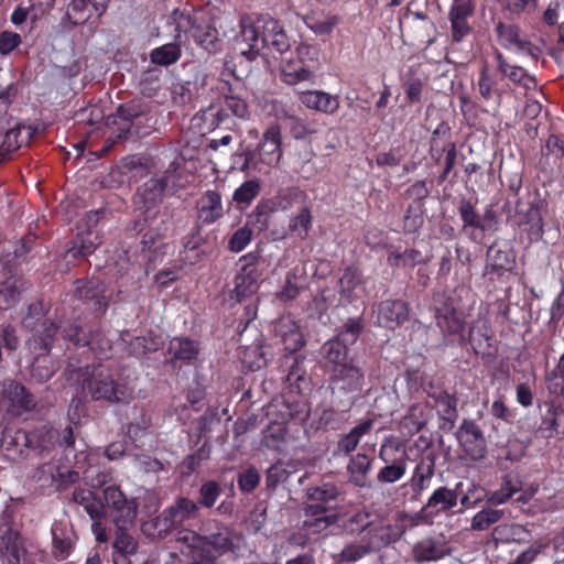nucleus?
Wrapping results in <instances>:
<instances>
[{
    "instance_id": "1",
    "label": "nucleus",
    "mask_w": 564,
    "mask_h": 564,
    "mask_svg": "<svg viewBox=\"0 0 564 564\" xmlns=\"http://www.w3.org/2000/svg\"><path fill=\"white\" fill-rule=\"evenodd\" d=\"M272 47L284 53L291 47L289 37L278 20L270 15L243 17L240 33L236 37V48L248 61H254L264 48Z\"/></svg>"
},
{
    "instance_id": "2",
    "label": "nucleus",
    "mask_w": 564,
    "mask_h": 564,
    "mask_svg": "<svg viewBox=\"0 0 564 564\" xmlns=\"http://www.w3.org/2000/svg\"><path fill=\"white\" fill-rule=\"evenodd\" d=\"M66 369L67 380L77 381L82 384L83 391L95 401H107L109 403H127L133 397V389L124 382L115 379L111 371L101 366L93 368Z\"/></svg>"
},
{
    "instance_id": "3",
    "label": "nucleus",
    "mask_w": 564,
    "mask_h": 564,
    "mask_svg": "<svg viewBox=\"0 0 564 564\" xmlns=\"http://www.w3.org/2000/svg\"><path fill=\"white\" fill-rule=\"evenodd\" d=\"M34 306L30 307L29 314L23 318V327L34 330L31 338L28 339L26 346L29 352L33 356L30 375L37 382L47 381L57 370V362L50 355L53 336L57 332V327L48 322L43 321L37 325L32 314Z\"/></svg>"
},
{
    "instance_id": "4",
    "label": "nucleus",
    "mask_w": 564,
    "mask_h": 564,
    "mask_svg": "<svg viewBox=\"0 0 564 564\" xmlns=\"http://www.w3.org/2000/svg\"><path fill=\"white\" fill-rule=\"evenodd\" d=\"M245 159L241 171L258 170L260 164L276 166L283 155L282 133L279 124H271L263 132L256 149H247L241 154Z\"/></svg>"
},
{
    "instance_id": "5",
    "label": "nucleus",
    "mask_w": 564,
    "mask_h": 564,
    "mask_svg": "<svg viewBox=\"0 0 564 564\" xmlns=\"http://www.w3.org/2000/svg\"><path fill=\"white\" fill-rule=\"evenodd\" d=\"M434 311L437 326L447 334H459L465 326L463 312L458 307L457 300L446 294H437L434 297Z\"/></svg>"
},
{
    "instance_id": "6",
    "label": "nucleus",
    "mask_w": 564,
    "mask_h": 564,
    "mask_svg": "<svg viewBox=\"0 0 564 564\" xmlns=\"http://www.w3.org/2000/svg\"><path fill=\"white\" fill-rule=\"evenodd\" d=\"M102 503L105 509L112 511L113 523H134L137 517V503L134 499H128L117 485H110L102 489Z\"/></svg>"
},
{
    "instance_id": "7",
    "label": "nucleus",
    "mask_w": 564,
    "mask_h": 564,
    "mask_svg": "<svg viewBox=\"0 0 564 564\" xmlns=\"http://www.w3.org/2000/svg\"><path fill=\"white\" fill-rule=\"evenodd\" d=\"M456 437L464 454L471 460L482 459L487 453V443L481 429L475 421L465 419L459 425Z\"/></svg>"
},
{
    "instance_id": "8",
    "label": "nucleus",
    "mask_w": 564,
    "mask_h": 564,
    "mask_svg": "<svg viewBox=\"0 0 564 564\" xmlns=\"http://www.w3.org/2000/svg\"><path fill=\"white\" fill-rule=\"evenodd\" d=\"M452 547L443 535L426 536L416 542L411 551L417 564L437 562L451 555Z\"/></svg>"
},
{
    "instance_id": "9",
    "label": "nucleus",
    "mask_w": 564,
    "mask_h": 564,
    "mask_svg": "<svg viewBox=\"0 0 564 564\" xmlns=\"http://www.w3.org/2000/svg\"><path fill=\"white\" fill-rule=\"evenodd\" d=\"M330 376V389L333 393L348 394L357 393L362 389L364 375L352 364L333 369Z\"/></svg>"
},
{
    "instance_id": "10",
    "label": "nucleus",
    "mask_w": 564,
    "mask_h": 564,
    "mask_svg": "<svg viewBox=\"0 0 564 564\" xmlns=\"http://www.w3.org/2000/svg\"><path fill=\"white\" fill-rule=\"evenodd\" d=\"M257 257L252 253L246 254L240 259L245 262L240 271L235 276L234 294L238 302L253 294L258 289L259 272L253 265Z\"/></svg>"
},
{
    "instance_id": "11",
    "label": "nucleus",
    "mask_w": 564,
    "mask_h": 564,
    "mask_svg": "<svg viewBox=\"0 0 564 564\" xmlns=\"http://www.w3.org/2000/svg\"><path fill=\"white\" fill-rule=\"evenodd\" d=\"M143 112L138 102H129L118 107L116 113L106 119V126L113 130L117 139H127L130 134L132 121Z\"/></svg>"
},
{
    "instance_id": "12",
    "label": "nucleus",
    "mask_w": 564,
    "mask_h": 564,
    "mask_svg": "<svg viewBox=\"0 0 564 564\" xmlns=\"http://www.w3.org/2000/svg\"><path fill=\"white\" fill-rule=\"evenodd\" d=\"M497 33L500 43L507 48L514 50L516 52L528 55L533 59L538 58L539 48L522 35L518 26L499 23L497 25Z\"/></svg>"
},
{
    "instance_id": "13",
    "label": "nucleus",
    "mask_w": 564,
    "mask_h": 564,
    "mask_svg": "<svg viewBox=\"0 0 564 564\" xmlns=\"http://www.w3.org/2000/svg\"><path fill=\"white\" fill-rule=\"evenodd\" d=\"M26 561V550L18 531L10 528L0 535V564H21Z\"/></svg>"
},
{
    "instance_id": "14",
    "label": "nucleus",
    "mask_w": 564,
    "mask_h": 564,
    "mask_svg": "<svg viewBox=\"0 0 564 564\" xmlns=\"http://www.w3.org/2000/svg\"><path fill=\"white\" fill-rule=\"evenodd\" d=\"M516 264V254L507 242L495 241L487 250V273L501 275L509 272Z\"/></svg>"
},
{
    "instance_id": "15",
    "label": "nucleus",
    "mask_w": 564,
    "mask_h": 564,
    "mask_svg": "<svg viewBox=\"0 0 564 564\" xmlns=\"http://www.w3.org/2000/svg\"><path fill=\"white\" fill-rule=\"evenodd\" d=\"M177 541L184 544L181 553L188 558L189 564L210 563V556L204 549V535L191 530H182L178 532Z\"/></svg>"
},
{
    "instance_id": "16",
    "label": "nucleus",
    "mask_w": 564,
    "mask_h": 564,
    "mask_svg": "<svg viewBox=\"0 0 564 564\" xmlns=\"http://www.w3.org/2000/svg\"><path fill=\"white\" fill-rule=\"evenodd\" d=\"M4 400L8 402V412L20 415L34 408V399L21 383L10 381L3 384Z\"/></svg>"
},
{
    "instance_id": "17",
    "label": "nucleus",
    "mask_w": 564,
    "mask_h": 564,
    "mask_svg": "<svg viewBox=\"0 0 564 564\" xmlns=\"http://www.w3.org/2000/svg\"><path fill=\"white\" fill-rule=\"evenodd\" d=\"M109 0H69L66 15L74 25L83 24L94 14L100 17Z\"/></svg>"
},
{
    "instance_id": "18",
    "label": "nucleus",
    "mask_w": 564,
    "mask_h": 564,
    "mask_svg": "<svg viewBox=\"0 0 564 564\" xmlns=\"http://www.w3.org/2000/svg\"><path fill=\"white\" fill-rule=\"evenodd\" d=\"M409 305L401 300H386L378 306V322L387 328H394L409 318Z\"/></svg>"
},
{
    "instance_id": "19",
    "label": "nucleus",
    "mask_w": 564,
    "mask_h": 564,
    "mask_svg": "<svg viewBox=\"0 0 564 564\" xmlns=\"http://www.w3.org/2000/svg\"><path fill=\"white\" fill-rule=\"evenodd\" d=\"M115 536L112 547L118 552L123 560V564H130L127 560L128 556L133 555L138 551V540L134 531V523H113Z\"/></svg>"
},
{
    "instance_id": "20",
    "label": "nucleus",
    "mask_w": 564,
    "mask_h": 564,
    "mask_svg": "<svg viewBox=\"0 0 564 564\" xmlns=\"http://www.w3.org/2000/svg\"><path fill=\"white\" fill-rule=\"evenodd\" d=\"M198 503L189 498L178 497L165 511V521L169 522L170 528H177L187 520L198 518Z\"/></svg>"
},
{
    "instance_id": "21",
    "label": "nucleus",
    "mask_w": 564,
    "mask_h": 564,
    "mask_svg": "<svg viewBox=\"0 0 564 564\" xmlns=\"http://www.w3.org/2000/svg\"><path fill=\"white\" fill-rule=\"evenodd\" d=\"M53 554L59 560L66 558L74 543V531L68 520L56 521L52 527Z\"/></svg>"
},
{
    "instance_id": "22",
    "label": "nucleus",
    "mask_w": 564,
    "mask_h": 564,
    "mask_svg": "<svg viewBox=\"0 0 564 564\" xmlns=\"http://www.w3.org/2000/svg\"><path fill=\"white\" fill-rule=\"evenodd\" d=\"M300 101L306 108L326 115H333L339 108L338 97L323 90L303 91L300 94Z\"/></svg>"
},
{
    "instance_id": "23",
    "label": "nucleus",
    "mask_w": 564,
    "mask_h": 564,
    "mask_svg": "<svg viewBox=\"0 0 564 564\" xmlns=\"http://www.w3.org/2000/svg\"><path fill=\"white\" fill-rule=\"evenodd\" d=\"M198 219L203 224H213L224 216L221 195L216 191H207L198 202Z\"/></svg>"
},
{
    "instance_id": "24",
    "label": "nucleus",
    "mask_w": 564,
    "mask_h": 564,
    "mask_svg": "<svg viewBox=\"0 0 564 564\" xmlns=\"http://www.w3.org/2000/svg\"><path fill=\"white\" fill-rule=\"evenodd\" d=\"M315 152L310 143L296 145L291 153V164L294 172L310 178L316 173L313 160Z\"/></svg>"
},
{
    "instance_id": "25",
    "label": "nucleus",
    "mask_w": 564,
    "mask_h": 564,
    "mask_svg": "<svg viewBox=\"0 0 564 564\" xmlns=\"http://www.w3.org/2000/svg\"><path fill=\"white\" fill-rule=\"evenodd\" d=\"M372 459L366 454H356L347 465L348 479L357 487L368 486V475L371 470Z\"/></svg>"
},
{
    "instance_id": "26",
    "label": "nucleus",
    "mask_w": 564,
    "mask_h": 564,
    "mask_svg": "<svg viewBox=\"0 0 564 564\" xmlns=\"http://www.w3.org/2000/svg\"><path fill=\"white\" fill-rule=\"evenodd\" d=\"M165 187L164 178H150L138 189L134 197L135 204H142L143 207L150 209L161 200Z\"/></svg>"
},
{
    "instance_id": "27",
    "label": "nucleus",
    "mask_w": 564,
    "mask_h": 564,
    "mask_svg": "<svg viewBox=\"0 0 564 564\" xmlns=\"http://www.w3.org/2000/svg\"><path fill=\"white\" fill-rule=\"evenodd\" d=\"M435 458L432 454H427L421 458L414 468L411 478V487L415 494H421L425 490L432 477L434 476Z\"/></svg>"
},
{
    "instance_id": "28",
    "label": "nucleus",
    "mask_w": 564,
    "mask_h": 564,
    "mask_svg": "<svg viewBox=\"0 0 564 564\" xmlns=\"http://www.w3.org/2000/svg\"><path fill=\"white\" fill-rule=\"evenodd\" d=\"M73 499L85 509L91 520H104L106 518L107 510L102 501L93 491L76 489L73 492Z\"/></svg>"
},
{
    "instance_id": "29",
    "label": "nucleus",
    "mask_w": 564,
    "mask_h": 564,
    "mask_svg": "<svg viewBox=\"0 0 564 564\" xmlns=\"http://www.w3.org/2000/svg\"><path fill=\"white\" fill-rule=\"evenodd\" d=\"M495 56L499 70L511 82L523 86L525 89L535 87V79L523 67L509 64L498 51H496Z\"/></svg>"
},
{
    "instance_id": "30",
    "label": "nucleus",
    "mask_w": 564,
    "mask_h": 564,
    "mask_svg": "<svg viewBox=\"0 0 564 564\" xmlns=\"http://www.w3.org/2000/svg\"><path fill=\"white\" fill-rule=\"evenodd\" d=\"M192 36L206 51L213 53L220 50L221 41L218 31L209 23H197L192 26Z\"/></svg>"
},
{
    "instance_id": "31",
    "label": "nucleus",
    "mask_w": 564,
    "mask_h": 564,
    "mask_svg": "<svg viewBox=\"0 0 564 564\" xmlns=\"http://www.w3.org/2000/svg\"><path fill=\"white\" fill-rule=\"evenodd\" d=\"M75 294L82 301L91 302L94 308L101 310L107 305L105 286L99 282H78Z\"/></svg>"
},
{
    "instance_id": "32",
    "label": "nucleus",
    "mask_w": 564,
    "mask_h": 564,
    "mask_svg": "<svg viewBox=\"0 0 564 564\" xmlns=\"http://www.w3.org/2000/svg\"><path fill=\"white\" fill-rule=\"evenodd\" d=\"M372 425V420H366L343 435L337 442L336 453L348 455L355 451L361 437L371 431Z\"/></svg>"
},
{
    "instance_id": "33",
    "label": "nucleus",
    "mask_w": 564,
    "mask_h": 564,
    "mask_svg": "<svg viewBox=\"0 0 564 564\" xmlns=\"http://www.w3.org/2000/svg\"><path fill=\"white\" fill-rule=\"evenodd\" d=\"M322 355L327 365L332 366V370L337 367L350 365L348 360V348L340 340H328L322 347Z\"/></svg>"
},
{
    "instance_id": "34",
    "label": "nucleus",
    "mask_w": 564,
    "mask_h": 564,
    "mask_svg": "<svg viewBox=\"0 0 564 564\" xmlns=\"http://www.w3.org/2000/svg\"><path fill=\"white\" fill-rule=\"evenodd\" d=\"M430 397L435 401L442 420L449 424V429L453 427L458 416L456 397L446 391L434 392Z\"/></svg>"
},
{
    "instance_id": "35",
    "label": "nucleus",
    "mask_w": 564,
    "mask_h": 564,
    "mask_svg": "<svg viewBox=\"0 0 564 564\" xmlns=\"http://www.w3.org/2000/svg\"><path fill=\"white\" fill-rule=\"evenodd\" d=\"M100 245V238L98 234L91 229L87 230L86 234H79L74 240V245L66 251V256L73 258L86 257L95 251Z\"/></svg>"
},
{
    "instance_id": "36",
    "label": "nucleus",
    "mask_w": 564,
    "mask_h": 564,
    "mask_svg": "<svg viewBox=\"0 0 564 564\" xmlns=\"http://www.w3.org/2000/svg\"><path fill=\"white\" fill-rule=\"evenodd\" d=\"M199 348L188 338L175 337L170 341L169 354L173 360L191 361L197 357Z\"/></svg>"
},
{
    "instance_id": "37",
    "label": "nucleus",
    "mask_w": 564,
    "mask_h": 564,
    "mask_svg": "<svg viewBox=\"0 0 564 564\" xmlns=\"http://www.w3.org/2000/svg\"><path fill=\"white\" fill-rule=\"evenodd\" d=\"M42 473L51 476V484L57 489L67 487L79 479L78 471L68 467H58L54 464H45L42 466Z\"/></svg>"
},
{
    "instance_id": "38",
    "label": "nucleus",
    "mask_w": 564,
    "mask_h": 564,
    "mask_svg": "<svg viewBox=\"0 0 564 564\" xmlns=\"http://www.w3.org/2000/svg\"><path fill=\"white\" fill-rule=\"evenodd\" d=\"M457 505V494L447 487L436 489L427 500L424 509H434L436 512L447 511Z\"/></svg>"
},
{
    "instance_id": "39",
    "label": "nucleus",
    "mask_w": 564,
    "mask_h": 564,
    "mask_svg": "<svg viewBox=\"0 0 564 564\" xmlns=\"http://www.w3.org/2000/svg\"><path fill=\"white\" fill-rule=\"evenodd\" d=\"M340 17L337 14H326L322 17L311 14L304 19V23L315 34L327 35L340 23Z\"/></svg>"
},
{
    "instance_id": "40",
    "label": "nucleus",
    "mask_w": 564,
    "mask_h": 564,
    "mask_svg": "<svg viewBox=\"0 0 564 564\" xmlns=\"http://www.w3.org/2000/svg\"><path fill=\"white\" fill-rule=\"evenodd\" d=\"M24 289L22 280L17 278L8 279L0 289V308L8 310L14 306Z\"/></svg>"
},
{
    "instance_id": "41",
    "label": "nucleus",
    "mask_w": 564,
    "mask_h": 564,
    "mask_svg": "<svg viewBox=\"0 0 564 564\" xmlns=\"http://www.w3.org/2000/svg\"><path fill=\"white\" fill-rule=\"evenodd\" d=\"M525 530L520 524L503 523L495 527L491 532V539L496 544L514 542H524L525 539L522 536Z\"/></svg>"
},
{
    "instance_id": "42",
    "label": "nucleus",
    "mask_w": 564,
    "mask_h": 564,
    "mask_svg": "<svg viewBox=\"0 0 564 564\" xmlns=\"http://www.w3.org/2000/svg\"><path fill=\"white\" fill-rule=\"evenodd\" d=\"M367 534L370 535L367 542L371 545V550L380 549L397 540V536L392 533L391 525H387L381 521L378 523L373 522Z\"/></svg>"
},
{
    "instance_id": "43",
    "label": "nucleus",
    "mask_w": 564,
    "mask_h": 564,
    "mask_svg": "<svg viewBox=\"0 0 564 564\" xmlns=\"http://www.w3.org/2000/svg\"><path fill=\"white\" fill-rule=\"evenodd\" d=\"M261 183L258 178L243 182L232 194V202L238 206L247 207L260 194Z\"/></svg>"
},
{
    "instance_id": "44",
    "label": "nucleus",
    "mask_w": 564,
    "mask_h": 564,
    "mask_svg": "<svg viewBox=\"0 0 564 564\" xmlns=\"http://www.w3.org/2000/svg\"><path fill=\"white\" fill-rule=\"evenodd\" d=\"M273 212L272 205L270 202H260L252 209V212L247 216V225L248 227H253L259 231H263L269 227L270 216Z\"/></svg>"
},
{
    "instance_id": "45",
    "label": "nucleus",
    "mask_w": 564,
    "mask_h": 564,
    "mask_svg": "<svg viewBox=\"0 0 564 564\" xmlns=\"http://www.w3.org/2000/svg\"><path fill=\"white\" fill-rule=\"evenodd\" d=\"M281 78L288 85H296L301 82H307L313 78V73L304 65H295L286 62L281 69Z\"/></svg>"
},
{
    "instance_id": "46",
    "label": "nucleus",
    "mask_w": 564,
    "mask_h": 564,
    "mask_svg": "<svg viewBox=\"0 0 564 564\" xmlns=\"http://www.w3.org/2000/svg\"><path fill=\"white\" fill-rule=\"evenodd\" d=\"M31 239L22 241L20 247L12 246L9 241L0 242V269L9 268L10 263L30 250Z\"/></svg>"
},
{
    "instance_id": "47",
    "label": "nucleus",
    "mask_w": 564,
    "mask_h": 564,
    "mask_svg": "<svg viewBox=\"0 0 564 564\" xmlns=\"http://www.w3.org/2000/svg\"><path fill=\"white\" fill-rule=\"evenodd\" d=\"M491 335L485 321H478L469 330V340L476 352H485L490 347Z\"/></svg>"
},
{
    "instance_id": "48",
    "label": "nucleus",
    "mask_w": 564,
    "mask_h": 564,
    "mask_svg": "<svg viewBox=\"0 0 564 564\" xmlns=\"http://www.w3.org/2000/svg\"><path fill=\"white\" fill-rule=\"evenodd\" d=\"M503 516V510L492 508L482 509L473 517L470 527L476 531H485L490 525L500 521Z\"/></svg>"
},
{
    "instance_id": "49",
    "label": "nucleus",
    "mask_w": 564,
    "mask_h": 564,
    "mask_svg": "<svg viewBox=\"0 0 564 564\" xmlns=\"http://www.w3.org/2000/svg\"><path fill=\"white\" fill-rule=\"evenodd\" d=\"M458 212L464 223V229L467 227H474L481 230L489 229V224L481 223L478 213L469 200L462 199L459 202Z\"/></svg>"
},
{
    "instance_id": "50",
    "label": "nucleus",
    "mask_w": 564,
    "mask_h": 564,
    "mask_svg": "<svg viewBox=\"0 0 564 564\" xmlns=\"http://www.w3.org/2000/svg\"><path fill=\"white\" fill-rule=\"evenodd\" d=\"M312 227V214L308 208L303 207L296 216H294L289 224V230L301 239L308 236Z\"/></svg>"
},
{
    "instance_id": "51",
    "label": "nucleus",
    "mask_w": 564,
    "mask_h": 564,
    "mask_svg": "<svg viewBox=\"0 0 564 564\" xmlns=\"http://www.w3.org/2000/svg\"><path fill=\"white\" fill-rule=\"evenodd\" d=\"M319 126L314 121H307L299 117H290V133L296 140L306 139L318 133Z\"/></svg>"
},
{
    "instance_id": "52",
    "label": "nucleus",
    "mask_w": 564,
    "mask_h": 564,
    "mask_svg": "<svg viewBox=\"0 0 564 564\" xmlns=\"http://www.w3.org/2000/svg\"><path fill=\"white\" fill-rule=\"evenodd\" d=\"M340 294L347 300L352 297L354 291L361 283V274L357 269L347 268L339 279Z\"/></svg>"
},
{
    "instance_id": "53",
    "label": "nucleus",
    "mask_w": 564,
    "mask_h": 564,
    "mask_svg": "<svg viewBox=\"0 0 564 564\" xmlns=\"http://www.w3.org/2000/svg\"><path fill=\"white\" fill-rule=\"evenodd\" d=\"M405 460L398 459L394 463L382 467L377 475V479L380 482L392 484L400 480L405 475Z\"/></svg>"
},
{
    "instance_id": "54",
    "label": "nucleus",
    "mask_w": 564,
    "mask_h": 564,
    "mask_svg": "<svg viewBox=\"0 0 564 564\" xmlns=\"http://www.w3.org/2000/svg\"><path fill=\"white\" fill-rule=\"evenodd\" d=\"M520 489L521 484L517 479H503L500 489L490 495L488 502L492 505H502Z\"/></svg>"
},
{
    "instance_id": "55",
    "label": "nucleus",
    "mask_w": 564,
    "mask_h": 564,
    "mask_svg": "<svg viewBox=\"0 0 564 564\" xmlns=\"http://www.w3.org/2000/svg\"><path fill=\"white\" fill-rule=\"evenodd\" d=\"M388 261L397 267H414L424 261L421 251L415 249H408L404 252H392L389 254Z\"/></svg>"
},
{
    "instance_id": "56",
    "label": "nucleus",
    "mask_w": 564,
    "mask_h": 564,
    "mask_svg": "<svg viewBox=\"0 0 564 564\" xmlns=\"http://www.w3.org/2000/svg\"><path fill=\"white\" fill-rule=\"evenodd\" d=\"M240 359L251 371L258 370L267 364L262 348L258 345L246 347L241 351Z\"/></svg>"
},
{
    "instance_id": "57",
    "label": "nucleus",
    "mask_w": 564,
    "mask_h": 564,
    "mask_svg": "<svg viewBox=\"0 0 564 564\" xmlns=\"http://www.w3.org/2000/svg\"><path fill=\"white\" fill-rule=\"evenodd\" d=\"M558 415L560 412L556 409L549 406L546 413L542 417V422L536 430V433L544 438L555 436L558 433Z\"/></svg>"
},
{
    "instance_id": "58",
    "label": "nucleus",
    "mask_w": 564,
    "mask_h": 564,
    "mask_svg": "<svg viewBox=\"0 0 564 564\" xmlns=\"http://www.w3.org/2000/svg\"><path fill=\"white\" fill-rule=\"evenodd\" d=\"M151 61L159 65H170L180 57V50L173 44H166L151 52Z\"/></svg>"
},
{
    "instance_id": "59",
    "label": "nucleus",
    "mask_w": 564,
    "mask_h": 564,
    "mask_svg": "<svg viewBox=\"0 0 564 564\" xmlns=\"http://www.w3.org/2000/svg\"><path fill=\"white\" fill-rule=\"evenodd\" d=\"M23 127L17 126L7 131L3 141L0 144V162H2L11 152L18 150L24 140H19Z\"/></svg>"
},
{
    "instance_id": "60",
    "label": "nucleus",
    "mask_w": 564,
    "mask_h": 564,
    "mask_svg": "<svg viewBox=\"0 0 564 564\" xmlns=\"http://www.w3.org/2000/svg\"><path fill=\"white\" fill-rule=\"evenodd\" d=\"M338 495V488L334 484H323L322 486L311 487L307 489L308 498L322 503L335 500Z\"/></svg>"
},
{
    "instance_id": "61",
    "label": "nucleus",
    "mask_w": 564,
    "mask_h": 564,
    "mask_svg": "<svg viewBox=\"0 0 564 564\" xmlns=\"http://www.w3.org/2000/svg\"><path fill=\"white\" fill-rule=\"evenodd\" d=\"M479 93L485 100L499 99L498 90L496 89V80L489 74L487 66H484L478 80Z\"/></svg>"
},
{
    "instance_id": "62",
    "label": "nucleus",
    "mask_w": 564,
    "mask_h": 564,
    "mask_svg": "<svg viewBox=\"0 0 564 564\" xmlns=\"http://www.w3.org/2000/svg\"><path fill=\"white\" fill-rule=\"evenodd\" d=\"M221 494L220 486L214 481L209 480L202 485L199 489V501L198 503L205 508H212Z\"/></svg>"
},
{
    "instance_id": "63",
    "label": "nucleus",
    "mask_w": 564,
    "mask_h": 564,
    "mask_svg": "<svg viewBox=\"0 0 564 564\" xmlns=\"http://www.w3.org/2000/svg\"><path fill=\"white\" fill-rule=\"evenodd\" d=\"M371 551L368 542H354L347 544L340 552V558L345 562H356Z\"/></svg>"
},
{
    "instance_id": "64",
    "label": "nucleus",
    "mask_w": 564,
    "mask_h": 564,
    "mask_svg": "<svg viewBox=\"0 0 564 564\" xmlns=\"http://www.w3.org/2000/svg\"><path fill=\"white\" fill-rule=\"evenodd\" d=\"M251 238L252 229L243 226L232 234L228 241V248L232 252H240L250 243Z\"/></svg>"
}]
</instances>
